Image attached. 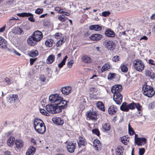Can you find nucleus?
I'll return each instance as SVG.
<instances>
[{
    "label": "nucleus",
    "instance_id": "9",
    "mask_svg": "<svg viewBox=\"0 0 155 155\" xmlns=\"http://www.w3.org/2000/svg\"><path fill=\"white\" fill-rule=\"evenodd\" d=\"M17 15L21 17H29L28 18V20L32 22L35 21V20L33 18V15L30 13H27L26 12H22L20 13L17 14Z\"/></svg>",
    "mask_w": 155,
    "mask_h": 155
},
{
    "label": "nucleus",
    "instance_id": "33",
    "mask_svg": "<svg viewBox=\"0 0 155 155\" xmlns=\"http://www.w3.org/2000/svg\"><path fill=\"white\" fill-rule=\"evenodd\" d=\"M28 54L30 56L33 58L37 56L38 54V53L37 50H32L28 51Z\"/></svg>",
    "mask_w": 155,
    "mask_h": 155
},
{
    "label": "nucleus",
    "instance_id": "57",
    "mask_svg": "<svg viewBox=\"0 0 155 155\" xmlns=\"http://www.w3.org/2000/svg\"><path fill=\"white\" fill-rule=\"evenodd\" d=\"M122 35L127 36V34L126 33L125 31H124L121 32H120L118 34V36L119 37H121Z\"/></svg>",
    "mask_w": 155,
    "mask_h": 155
},
{
    "label": "nucleus",
    "instance_id": "56",
    "mask_svg": "<svg viewBox=\"0 0 155 155\" xmlns=\"http://www.w3.org/2000/svg\"><path fill=\"white\" fill-rule=\"evenodd\" d=\"M39 79L41 81L44 82L46 80V78L44 75H41L40 76Z\"/></svg>",
    "mask_w": 155,
    "mask_h": 155
},
{
    "label": "nucleus",
    "instance_id": "6",
    "mask_svg": "<svg viewBox=\"0 0 155 155\" xmlns=\"http://www.w3.org/2000/svg\"><path fill=\"white\" fill-rule=\"evenodd\" d=\"M1 48L2 49H7L10 51L14 52L15 49L12 48H8V44L7 41L3 37L0 36V46L2 45Z\"/></svg>",
    "mask_w": 155,
    "mask_h": 155
},
{
    "label": "nucleus",
    "instance_id": "32",
    "mask_svg": "<svg viewBox=\"0 0 155 155\" xmlns=\"http://www.w3.org/2000/svg\"><path fill=\"white\" fill-rule=\"evenodd\" d=\"M41 121L42 122L43 121L41 119L38 118H35L34 121V128H36L37 127H38L41 123L40 121Z\"/></svg>",
    "mask_w": 155,
    "mask_h": 155
},
{
    "label": "nucleus",
    "instance_id": "27",
    "mask_svg": "<svg viewBox=\"0 0 155 155\" xmlns=\"http://www.w3.org/2000/svg\"><path fill=\"white\" fill-rule=\"evenodd\" d=\"M152 88H153L152 87L148 85L147 83H145L142 87V91H143V94H144L145 93L148 91V90L151 89Z\"/></svg>",
    "mask_w": 155,
    "mask_h": 155
},
{
    "label": "nucleus",
    "instance_id": "45",
    "mask_svg": "<svg viewBox=\"0 0 155 155\" xmlns=\"http://www.w3.org/2000/svg\"><path fill=\"white\" fill-rule=\"evenodd\" d=\"M116 74L114 73H110L108 76V80H112L114 78Z\"/></svg>",
    "mask_w": 155,
    "mask_h": 155
},
{
    "label": "nucleus",
    "instance_id": "54",
    "mask_svg": "<svg viewBox=\"0 0 155 155\" xmlns=\"http://www.w3.org/2000/svg\"><path fill=\"white\" fill-rule=\"evenodd\" d=\"M74 61L73 60H71L69 62H68V67L71 68L73 64L74 63Z\"/></svg>",
    "mask_w": 155,
    "mask_h": 155
},
{
    "label": "nucleus",
    "instance_id": "31",
    "mask_svg": "<svg viewBox=\"0 0 155 155\" xmlns=\"http://www.w3.org/2000/svg\"><path fill=\"white\" fill-rule=\"evenodd\" d=\"M55 56L53 54H51L48 56L47 59V62L48 64L52 63L54 61Z\"/></svg>",
    "mask_w": 155,
    "mask_h": 155
},
{
    "label": "nucleus",
    "instance_id": "25",
    "mask_svg": "<svg viewBox=\"0 0 155 155\" xmlns=\"http://www.w3.org/2000/svg\"><path fill=\"white\" fill-rule=\"evenodd\" d=\"M128 106V105L127 102H123L120 107V109L123 111H129Z\"/></svg>",
    "mask_w": 155,
    "mask_h": 155
},
{
    "label": "nucleus",
    "instance_id": "14",
    "mask_svg": "<svg viewBox=\"0 0 155 155\" xmlns=\"http://www.w3.org/2000/svg\"><path fill=\"white\" fill-rule=\"evenodd\" d=\"M147 139L145 137H139L135 142V143L138 146H141L143 144L144 145L147 142Z\"/></svg>",
    "mask_w": 155,
    "mask_h": 155
},
{
    "label": "nucleus",
    "instance_id": "44",
    "mask_svg": "<svg viewBox=\"0 0 155 155\" xmlns=\"http://www.w3.org/2000/svg\"><path fill=\"white\" fill-rule=\"evenodd\" d=\"M43 12V8H38L35 11V13L37 14H40L42 13Z\"/></svg>",
    "mask_w": 155,
    "mask_h": 155
},
{
    "label": "nucleus",
    "instance_id": "3",
    "mask_svg": "<svg viewBox=\"0 0 155 155\" xmlns=\"http://www.w3.org/2000/svg\"><path fill=\"white\" fill-rule=\"evenodd\" d=\"M46 109L48 113L52 114L59 113L57 105L54 104L47 105L46 106Z\"/></svg>",
    "mask_w": 155,
    "mask_h": 155
},
{
    "label": "nucleus",
    "instance_id": "2",
    "mask_svg": "<svg viewBox=\"0 0 155 155\" xmlns=\"http://www.w3.org/2000/svg\"><path fill=\"white\" fill-rule=\"evenodd\" d=\"M133 65L135 69L140 72L142 71L145 67L143 62L140 59L135 60L133 62Z\"/></svg>",
    "mask_w": 155,
    "mask_h": 155
},
{
    "label": "nucleus",
    "instance_id": "5",
    "mask_svg": "<svg viewBox=\"0 0 155 155\" xmlns=\"http://www.w3.org/2000/svg\"><path fill=\"white\" fill-rule=\"evenodd\" d=\"M58 102L55 103V105L57 106L59 112L61 111L62 110L66 108L67 106V102L64 100L63 97H61Z\"/></svg>",
    "mask_w": 155,
    "mask_h": 155
},
{
    "label": "nucleus",
    "instance_id": "13",
    "mask_svg": "<svg viewBox=\"0 0 155 155\" xmlns=\"http://www.w3.org/2000/svg\"><path fill=\"white\" fill-rule=\"evenodd\" d=\"M52 120L54 123L57 125H62L64 123L63 120L60 117H54L52 118Z\"/></svg>",
    "mask_w": 155,
    "mask_h": 155
},
{
    "label": "nucleus",
    "instance_id": "39",
    "mask_svg": "<svg viewBox=\"0 0 155 155\" xmlns=\"http://www.w3.org/2000/svg\"><path fill=\"white\" fill-rule=\"evenodd\" d=\"M92 132L93 134H95L98 136H100V132L98 129L95 128L93 129L92 130Z\"/></svg>",
    "mask_w": 155,
    "mask_h": 155
},
{
    "label": "nucleus",
    "instance_id": "29",
    "mask_svg": "<svg viewBox=\"0 0 155 155\" xmlns=\"http://www.w3.org/2000/svg\"><path fill=\"white\" fill-rule=\"evenodd\" d=\"M123 147L121 146H118L115 149L116 155H123V151L124 150Z\"/></svg>",
    "mask_w": 155,
    "mask_h": 155
},
{
    "label": "nucleus",
    "instance_id": "34",
    "mask_svg": "<svg viewBox=\"0 0 155 155\" xmlns=\"http://www.w3.org/2000/svg\"><path fill=\"white\" fill-rule=\"evenodd\" d=\"M96 106L97 108L103 111L105 110L104 105L103 103L101 101H98L96 104Z\"/></svg>",
    "mask_w": 155,
    "mask_h": 155
},
{
    "label": "nucleus",
    "instance_id": "37",
    "mask_svg": "<svg viewBox=\"0 0 155 155\" xmlns=\"http://www.w3.org/2000/svg\"><path fill=\"white\" fill-rule=\"evenodd\" d=\"M110 68V64H105L102 67L101 69V72L102 73L103 72L108 70V69Z\"/></svg>",
    "mask_w": 155,
    "mask_h": 155
},
{
    "label": "nucleus",
    "instance_id": "58",
    "mask_svg": "<svg viewBox=\"0 0 155 155\" xmlns=\"http://www.w3.org/2000/svg\"><path fill=\"white\" fill-rule=\"evenodd\" d=\"M119 57L118 56H115L112 58V60L114 62H116L117 61L119 60Z\"/></svg>",
    "mask_w": 155,
    "mask_h": 155
},
{
    "label": "nucleus",
    "instance_id": "35",
    "mask_svg": "<svg viewBox=\"0 0 155 155\" xmlns=\"http://www.w3.org/2000/svg\"><path fill=\"white\" fill-rule=\"evenodd\" d=\"M102 127L103 129L102 131L103 132H106L109 130L111 128L110 125L107 123L103 124Z\"/></svg>",
    "mask_w": 155,
    "mask_h": 155
},
{
    "label": "nucleus",
    "instance_id": "11",
    "mask_svg": "<svg viewBox=\"0 0 155 155\" xmlns=\"http://www.w3.org/2000/svg\"><path fill=\"white\" fill-rule=\"evenodd\" d=\"M122 86L120 85H115L112 86L111 88V91L113 94L120 93L122 91Z\"/></svg>",
    "mask_w": 155,
    "mask_h": 155
},
{
    "label": "nucleus",
    "instance_id": "28",
    "mask_svg": "<svg viewBox=\"0 0 155 155\" xmlns=\"http://www.w3.org/2000/svg\"><path fill=\"white\" fill-rule=\"evenodd\" d=\"M81 59L82 61L85 63H89L91 62V59L87 55H83Z\"/></svg>",
    "mask_w": 155,
    "mask_h": 155
},
{
    "label": "nucleus",
    "instance_id": "59",
    "mask_svg": "<svg viewBox=\"0 0 155 155\" xmlns=\"http://www.w3.org/2000/svg\"><path fill=\"white\" fill-rule=\"evenodd\" d=\"M22 26L24 27L27 30H28L29 29L28 25L27 23H24L22 25Z\"/></svg>",
    "mask_w": 155,
    "mask_h": 155
},
{
    "label": "nucleus",
    "instance_id": "40",
    "mask_svg": "<svg viewBox=\"0 0 155 155\" xmlns=\"http://www.w3.org/2000/svg\"><path fill=\"white\" fill-rule=\"evenodd\" d=\"M136 108L138 111H140L142 110L141 109L142 106L139 103H135V108Z\"/></svg>",
    "mask_w": 155,
    "mask_h": 155
},
{
    "label": "nucleus",
    "instance_id": "42",
    "mask_svg": "<svg viewBox=\"0 0 155 155\" xmlns=\"http://www.w3.org/2000/svg\"><path fill=\"white\" fill-rule=\"evenodd\" d=\"M128 105L129 110L130 109L133 110L135 109V103L133 102L132 103L129 104Z\"/></svg>",
    "mask_w": 155,
    "mask_h": 155
},
{
    "label": "nucleus",
    "instance_id": "60",
    "mask_svg": "<svg viewBox=\"0 0 155 155\" xmlns=\"http://www.w3.org/2000/svg\"><path fill=\"white\" fill-rule=\"evenodd\" d=\"M154 106V102L150 103L148 105V107L149 109H151Z\"/></svg>",
    "mask_w": 155,
    "mask_h": 155
},
{
    "label": "nucleus",
    "instance_id": "50",
    "mask_svg": "<svg viewBox=\"0 0 155 155\" xmlns=\"http://www.w3.org/2000/svg\"><path fill=\"white\" fill-rule=\"evenodd\" d=\"M64 42V39L59 40L57 42L56 46L57 47H59Z\"/></svg>",
    "mask_w": 155,
    "mask_h": 155
},
{
    "label": "nucleus",
    "instance_id": "24",
    "mask_svg": "<svg viewBox=\"0 0 155 155\" xmlns=\"http://www.w3.org/2000/svg\"><path fill=\"white\" fill-rule=\"evenodd\" d=\"M89 28L91 30L100 31L102 29L101 27L99 25H92L89 26Z\"/></svg>",
    "mask_w": 155,
    "mask_h": 155
},
{
    "label": "nucleus",
    "instance_id": "7",
    "mask_svg": "<svg viewBox=\"0 0 155 155\" xmlns=\"http://www.w3.org/2000/svg\"><path fill=\"white\" fill-rule=\"evenodd\" d=\"M62 98L60 96V94H56L50 95L49 99L51 103H57Z\"/></svg>",
    "mask_w": 155,
    "mask_h": 155
},
{
    "label": "nucleus",
    "instance_id": "47",
    "mask_svg": "<svg viewBox=\"0 0 155 155\" xmlns=\"http://www.w3.org/2000/svg\"><path fill=\"white\" fill-rule=\"evenodd\" d=\"M4 82L6 83V85H8L11 84V81L8 78H6L4 80Z\"/></svg>",
    "mask_w": 155,
    "mask_h": 155
},
{
    "label": "nucleus",
    "instance_id": "55",
    "mask_svg": "<svg viewBox=\"0 0 155 155\" xmlns=\"http://www.w3.org/2000/svg\"><path fill=\"white\" fill-rule=\"evenodd\" d=\"M37 58H30V65H32L34 64L35 61L37 60Z\"/></svg>",
    "mask_w": 155,
    "mask_h": 155
},
{
    "label": "nucleus",
    "instance_id": "18",
    "mask_svg": "<svg viewBox=\"0 0 155 155\" xmlns=\"http://www.w3.org/2000/svg\"><path fill=\"white\" fill-rule=\"evenodd\" d=\"M78 143L79 148L81 146L84 147L86 144V140L84 137H82L81 136H79Z\"/></svg>",
    "mask_w": 155,
    "mask_h": 155
},
{
    "label": "nucleus",
    "instance_id": "41",
    "mask_svg": "<svg viewBox=\"0 0 155 155\" xmlns=\"http://www.w3.org/2000/svg\"><path fill=\"white\" fill-rule=\"evenodd\" d=\"M40 113L46 116H49L50 114L48 113L45 110L43 109H40Z\"/></svg>",
    "mask_w": 155,
    "mask_h": 155
},
{
    "label": "nucleus",
    "instance_id": "15",
    "mask_svg": "<svg viewBox=\"0 0 155 155\" xmlns=\"http://www.w3.org/2000/svg\"><path fill=\"white\" fill-rule=\"evenodd\" d=\"M103 38L102 35L98 34H92L90 37V38L93 41H97L100 40Z\"/></svg>",
    "mask_w": 155,
    "mask_h": 155
},
{
    "label": "nucleus",
    "instance_id": "20",
    "mask_svg": "<svg viewBox=\"0 0 155 155\" xmlns=\"http://www.w3.org/2000/svg\"><path fill=\"white\" fill-rule=\"evenodd\" d=\"M117 109V107L115 106L111 105L108 109V113L110 115H114L116 113Z\"/></svg>",
    "mask_w": 155,
    "mask_h": 155
},
{
    "label": "nucleus",
    "instance_id": "46",
    "mask_svg": "<svg viewBox=\"0 0 155 155\" xmlns=\"http://www.w3.org/2000/svg\"><path fill=\"white\" fill-rule=\"evenodd\" d=\"M54 9L57 12L61 14L63 12V9L60 7H56Z\"/></svg>",
    "mask_w": 155,
    "mask_h": 155
},
{
    "label": "nucleus",
    "instance_id": "48",
    "mask_svg": "<svg viewBox=\"0 0 155 155\" xmlns=\"http://www.w3.org/2000/svg\"><path fill=\"white\" fill-rule=\"evenodd\" d=\"M110 12L109 11H104L102 12V16L104 17L108 16L110 14Z\"/></svg>",
    "mask_w": 155,
    "mask_h": 155
},
{
    "label": "nucleus",
    "instance_id": "51",
    "mask_svg": "<svg viewBox=\"0 0 155 155\" xmlns=\"http://www.w3.org/2000/svg\"><path fill=\"white\" fill-rule=\"evenodd\" d=\"M145 152V149L144 148H139V155H143Z\"/></svg>",
    "mask_w": 155,
    "mask_h": 155
},
{
    "label": "nucleus",
    "instance_id": "53",
    "mask_svg": "<svg viewBox=\"0 0 155 155\" xmlns=\"http://www.w3.org/2000/svg\"><path fill=\"white\" fill-rule=\"evenodd\" d=\"M58 19L60 21L63 22H65V18L64 16V15H60L58 17Z\"/></svg>",
    "mask_w": 155,
    "mask_h": 155
},
{
    "label": "nucleus",
    "instance_id": "17",
    "mask_svg": "<svg viewBox=\"0 0 155 155\" xmlns=\"http://www.w3.org/2000/svg\"><path fill=\"white\" fill-rule=\"evenodd\" d=\"M105 35L108 37L113 38L115 36V33L110 28H107L105 32Z\"/></svg>",
    "mask_w": 155,
    "mask_h": 155
},
{
    "label": "nucleus",
    "instance_id": "26",
    "mask_svg": "<svg viewBox=\"0 0 155 155\" xmlns=\"http://www.w3.org/2000/svg\"><path fill=\"white\" fill-rule=\"evenodd\" d=\"M15 138L14 137L10 136L7 140V143L8 145L10 147L13 146Z\"/></svg>",
    "mask_w": 155,
    "mask_h": 155
},
{
    "label": "nucleus",
    "instance_id": "16",
    "mask_svg": "<svg viewBox=\"0 0 155 155\" xmlns=\"http://www.w3.org/2000/svg\"><path fill=\"white\" fill-rule=\"evenodd\" d=\"M87 117L91 120H96L97 116L96 112L89 111L87 113Z\"/></svg>",
    "mask_w": 155,
    "mask_h": 155
},
{
    "label": "nucleus",
    "instance_id": "63",
    "mask_svg": "<svg viewBox=\"0 0 155 155\" xmlns=\"http://www.w3.org/2000/svg\"><path fill=\"white\" fill-rule=\"evenodd\" d=\"M65 64V63H64L62 61H61V62L60 63L58 64V67L60 68H62L63 67V66Z\"/></svg>",
    "mask_w": 155,
    "mask_h": 155
},
{
    "label": "nucleus",
    "instance_id": "12",
    "mask_svg": "<svg viewBox=\"0 0 155 155\" xmlns=\"http://www.w3.org/2000/svg\"><path fill=\"white\" fill-rule=\"evenodd\" d=\"M75 143L72 142H69L67 145V148L68 151L70 153H73L75 148Z\"/></svg>",
    "mask_w": 155,
    "mask_h": 155
},
{
    "label": "nucleus",
    "instance_id": "49",
    "mask_svg": "<svg viewBox=\"0 0 155 155\" xmlns=\"http://www.w3.org/2000/svg\"><path fill=\"white\" fill-rule=\"evenodd\" d=\"M10 98L12 101H16L18 99V96L16 94H13L11 97H10Z\"/></svg>",
    "mask_w": 155,
    "mask_h": 155
},
{
    "label": "nucleus",
    "instance_id": "52",
    "mask_svg": "<svg viewBox=\"0 0 155 155\" xmlns=\"http://www.w3.org/2000/svg\"><path fill=\"white\" fill-rule=\"evenodd\" d=\"M128 132L130 135H133L135 134V131L132 128L128 129Z\"/></svg>",
    "mask_w": 155,
    "mask_h": 155
},
{
    "label": "nucleus",
    "instance_id": "1",
    "mask_svg": "<svg viewBox=\"0 0 155 155\" xmlns=\"http://www.w3.org/2000/svg\"><path fill=\"white\" fill-rule=\"evenodd\" d=\"M43 35L40 31L37 30L35 31L31 36L29 37L27 40L28 44L31 46H34L36 42L40 41L42 38Z\"/></svg>",
    "mask_w": 155,
    "mask_h": 155
},
{
    "label": "nucleus",
    "instance_id": "22",
    "mask_svg": "<svg viewBox=\"0 0 155 155\" xmlns=\"http://www.w3.org/2000/svg\"><path fill=\"white\" fill-rule=\"evenodd\" d=\"M36 148L33 146L29 147L26 153V155H33L35 153Z\"/></svg>",
    "mask_w": 155,
    "mask_h": 155
},
{
    "label": "nucleus",
    "instance_id": "38",
    "mask_svg": "<svg viewBox=\"0 0 155 155\" xmlns=\"http://www.w3.org/2000/svg\"><path fill=\"white\" fill-rule=\"evenodd\" d=\"M121 70L122 72L126 73L127 72L128 69L127 66L125 64H122L120 65Z\"/></svg>",
    "mask_w": 155,
    "mask_h": 155
},
{
    "label": "nucleus",
    "instance_id": "36",
    "mask_svg": "<svg viewBox=\"0 0 155 155\" xmlns=\"http://www.w3.org/2000/svg\"><path fill=\"white\" fill-rule=\"evenodd\" d=\"M93 146L96 148V150H98V147L97 146H99L101 145V143L100 141L98 139H95L93 141Z\"/></svg>",
    "mask_w": 155,
    "mask_h": 155
},
{
    "label": "nucleus",
    "instance_id": "8",
    "mask_svg": "<svg viewBox=\"0 0 155 155\" xmlns=\"http://www.w3.org/2000/svg\"><path fill=\"white\" fill-rule=\"evenodd\" d=\"M34 129L36 132L42 134H44L46 130V127L43 122L40 124L38 127H37Z\"/></svg>",
    "mask_w": 155,
    "mask_h": 155
},
{
    "label": "nucleus",
    "instance_id": "64",
    "mask_svg": "<svg viewBox=\"0 0 155 155\" xmlns=\"http://www.w3.org/2000/svg\"><path fill=\"white\" fill-rule=\"evenodd\" d=\"M17 33H18V34H20L21 33H22V32H23V31L20 28H18L17 29Z\"/></svg>",
    "mask_w": 155,
    "mask_h": 155
},
{
    "label": "nucleus",
    "instance_id": "4",
    "mask_svg": "<svg viewBox=\"0 0 155 155\" xmlns=\"http://www.w3.org/2000/svg\"><path fill=\"white\" fill-rule=\"evenodd\" d=\"M103 45L109 50L113 51L115 48V43L112 41L105 40L103 41Z\"/></svg>",
    "mask_w": 155,
    "mask_h": 155
},
{
    "label": "nucleus",
    "instance_id": "23",
    "mask_svg": "<svg viewBox=\"0 0 155 155\" xmlns=\"http://www.w3.org/2000/svg\"><path fill=\"white\" fill-rule=\"evenodd\" d=\"M145 74L150 79H153L155 77L154 74L152 71L147 70L145 71Z\"/></svg>",
    "mask_w": 155,
    "mask_h": 155
},
{
    "label": "nucleus",
    "instance_id": "30",
    "mask_svg": "<svg viewBox=\"0 0 155 155\" xmlns=\"http://www.w3.org/2000/svg\"><path fill=\"white\" fill-rule=\"evenodd\" d=\"M155 94V91L153 90V88H152L143 94L148 97H150L154 95Z\"/></svg>",
    "mask_w": 155,
    "mask_h": 155
},
{
    "label": "nucleus",
    "instance_id": "10",
    "mask_svg": "<svg viewBox=\"0 0 155 155\" xmlns=\"http://www.w3.org/2000/svg\"><path fill=\"white\" fill-rule=\"evenodd\" d=\"M123 97L120 93L114 94L113 100L118 105L120 104L122 101Z\"/></svg>",
    "mask_w": 155,
    "mask_h": 155
},
{
    "label": "nucleus",
    "instance_id": "61",
    "mask_svg": "<svg viewBox=\"0 0 155 155\" xmlns=\"http://www.w3.org/2000/svg\"><path fill=\"white\" fill-rule=\"evenodd\" d=\"M149 63L150 64L155 65V62L152 59H150L149 60Z\"/></svg>",
    "mask_w": 155,
    "mask_h": 155
},
{
    "label": "nucleus",
    "instance_id": "62",
    "mask_svg": "<svg viewBox=\"0 0 155 155\" xmlns=\"http://www.w3.org/2000/svg\"><path fill=\"white\" fill-rule=\"evenodd\" d=\"M81 102H82V104L84 105H85L86 103V101H85V99L83 97H81Z\"/></svg>",
    "mask_w": 155,
    "mask_h": 155
},
{
    "label": "nucleus",
    "instance_id": "43",
    "mask_svg": "<svg viewBox=\"0 0 155 155\" xmlns=\"http://www.w3.org/2000/svg\"><path fill=\"white\" fill-rule=\"evenodd\" d=\"M51 41L52 39H48L45 43L46 46L49 47H52Z\"/></svg>",
    "mask_w": 155,
    "mask_h": 155
},
{
    "label": "nucleus",
    "instance_id": "19",
    "mask_svg": "<svg viewBox=\"0 0 155 155\" xmlns=\"http://www.w3.org/2000/svg\"><path fill=\"white\" fill-rule=\"evenodd\" d=\"M71 88L69 86L62 87L61 88V91L62 94L65 95H68L71 92Z\"/></svg>",
    "mask_w": 155,
    "mask_h": 155
},
{
    "label": "nucleus",
    "instance_id": "21",
    "mask_svg": "<svg viewBox=\"0 0 155 155\" xmlns=\"http://www.w3.org/2000/svg\"><path fill=\"white\" fill-rule=\"evenodd\" d=\"M15 144L16 145V148L17 149L21 148L24 145V142L20 139H17L15 141Z\"/></svg>",
    "mask_w": 155,
    "mask_h": 155
}]
</instances>
